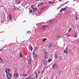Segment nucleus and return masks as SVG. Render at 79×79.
<instances>
[{
  "instance_id": "f257e3e1",
  "label": "nucleus",
  "mask_w": 79,
  "mask_h": 79,
  "mask_svg": "<svg viewBox=\"0 0 79 79\" xmlns=\"http://www.w3.org/2000/svg\"><path fill=\"white\" fill-rule=\"evenodd\" d=\"M10 71V69L8 68H6L5 69V71L6 72V74H9V72Z\"/></svg>"
},
{
  "instance_id": "f03ea898",
  "label": "nucleus",
  "mask_w": 79,
  "mask_h": 79,
  "mask_svg": "<svg viewBox=\"0 0 79 79\" xmlns=\"http://www.w3.org/2000/svg\"><path fill=\"white\" fill-rule=\"evenodd\" d=\"M6 77L8 79H10L11 78V74L10 73H7L6 75Z\"/></svg>"
},
{
  "instance_id": "7ed1b4c3",
  "label": "nucleus",
  "mask_w": 79,
  "mask_h": 79,
  "mask_svg": "<svg viewBox=\"0 0 79 79\" xmlns=\"http://www.w3.org/2000/svg\"><path fill=\"white\" fill-rule=\"evenodd\" d=\"M58 65L57 64H55L53 65V69L58 68Z\"/></svg>"
},
{
  "instance_id": "20e7f679",
  "label": "nucleus",
  "mask_w": 79,
  "mask_h": 79,
  "mask_svg": "<svg viewBox=\"0 0 79 79\" xmlns=\"http://www.w3.org/2000/svg\"><path fill=\"white\" fill-rule=\"evenodd\" d=\"M48 25H44L42 28H41V29H43V30L44 31H45V29L47 28V27H48Z\"/></svg>"
},
{
  "instance_id": "39448f33",
  "label": "nucleus",
  "mask_w": 79,
  "mask_h": 79,
  "mask_svg": "<svg viewBox=\"0 0 79 79\" xmlns=\"http://www.w3.org/2000/svg\"><path fill=\"white\" fill-rule=\"evenodd\" d=\"M19 75H18V74L16 73H15L14 75V77L15 78H16L18 77Z\"/></svg>"
},
{
  "instance_id": "423d86ee",
  "label": "nucleus",
  "mask_w": 79,
  "mask_h": 79,
  "mask_svg": "<svg viewBox=\"0 0 79 79\" xmlns=\"http://www.w3.org/2000/svg\"><path fill=\"white\" fill-rule=\"evenodd\" d=\"M54 20H55L54 19L50 21L49 22L48 24H52V23H53V21H54Z\"/></svg>"
},
{
  "instance_id": "0eeeda50",
  "label": "nucleus",
  "mask_w": 79,
  "mask_h": 79,
  "mask_svg": "<svg viewBox=\"0 0 79 79\" xmlns=\"http://www.w3.org/2000/svg\"><path fill=\"white\" fill-rule=\"evenodd\" d=\"M63 52L65 53H68V48H66L65 49L64 51Z\"/></svg>"
},
{
  "instance_id": "6e6552de",
  "label": "nucleus",
  "mask_w": 79,
  "mask_h": 79,
  "mask_svg": "<svg viewBox=\"0 0 79 79\" xmlns=\"http://www.w3.org/2000/svg\"><path fill=\"white\" fill-rule=\"evenodd\" d=\"M31 57L30 56H28V63H31V60H30L31 59Z\"/></svg>"
},
{
  "instance_id": "1a4fd4ad",
  "label": "nucleus",
  "mask_w": 79,
  "mask_h": 79,
  "mask_svg": "<svg viewBox=\"0 0 79 79\" xmlns=\"http://www.w3.org/2000/svg\"><path fill=\"white\" fill-rule=\"evenodd\" d=\"M60 35L57 36L56 37V39H57V40H58V39H60Z\"/></svg>"
},
{
  "instance_id": "9d476101",
  "label": "nucleus",
  "mask_w": 79,
  "mask_h": 79,
  "mask_svg": "<svg viewBox=\"0 0 79 79\" xmlns=\"http://www.w3.org/2000/svg\"><path fill=\"white\" fill-rule=\"evenodd\" d=\"M52 45H53V44H52V43H50L49 45V48H50V47H52Z\"/></svg>"
},
{
  "instance_id": "9b49d317",
  "label": "nucleus",
  "mask_w": 79,
  "mask_h": 79,
  "mask_svg": "<svg viewBox=\"0 0 79 79\" xmlns=\"http://www.w3.org/2000/svg\"><path fill=\"white\" fill-rule=\"evenodd\" d=\"M37 49H39V47L37 46H36L35 48L34 49V51H35L36 50H37Z\"/></svg>"
},
{
  "instance_id": "f8f14e48",
  "label": "nucleus",
  "mask_w": 79,
  "mask_h": 79,
  "mask_svg": "<svg viewBox=\"0 0 79 79\" xmlns=\"http://www.w3.org/2000/svg\"><path fill=\"white\" fill-rule=\"evenodd\" d=\"M29 48L30 50L32 51L33 50L32 48V46H31V45H30L29 46Z\"/></svg>"
},
{
  "instance_id": "ddd939ff",
  "label": "nucleus",
  "mask_w": 79,
  "mask_h": 79,
  "mask_svg": "<svg viewBox=\"0 0 79 79\" xmlns=\"http://www.w3.org/2000/svg\"><path fill=\"white\" fill-rule=\"evenodd\" d=\"M74 35L76 37H77V33L76 32L75 34H74Z\"/></svg>"
},
{
  "instance_id": "4468645a",
  "label": "nucleus",
  "mask_w": 79,
  "mask_h": 79,
  "mask_svg": "<svg viewBox=\"0 0 79 79\" xmlns=\"http://www.w3.org/2000/svg\"><path fill=\"white\" fill-rule=\"evenodd\" d=\"M3 61V60L2 59L1 57H0V62L2 63Z\"/></svg>"
},
{
  "instance_id": "2eb2a0df",
  "label": "nucleus",
  "mask_w": 79,
  "mask_h": 79,
  "mask_svg": "<svg viewBox=\"0 0 79 79\" xmlns=\"http://www.w3.org/2000/svg\"><path fill=\"white\" fill-rule=\"evenodd\" d=\"M37 10V8H33V11H36Z\"/></svg>"
},
{
  "instance_id": "dca6fc26",
  "label": "nucleus",
  "mask_w": 79,
  "mask_h": 79,
  "mask_svg": "<svg viewBox=\"0 0 79 79\" xmlns=\"http://www.w3.org/2000/svg\"><path fill=\"white\" fill-rule=\"evenodd\" d=\"M32 77H31V76H28L27 77V79H31V78Z\"/></svg>"
},
{
  "instance_id": "f3484780",
  "label": "nucleus",
  "mask_w": 79,
  "mask_h": 79,
  "mask_svg": "<svg viewBox=\"0 0 79 79\" xmlns=\"http://www.w3.org/2000/svg\"><path fill=\"white\" fill-rule=\"evenodd\" d=\"M8 16L9 18L10 19V20L11 19V14H9V15H8Z\"/></svg>"
},
{
  "instance_id": "a211bd4d",
  "label": "nucleus",
  "mask_w": 79,
  "mask_h": 79,
  "mask_svg": "<svg viewBox=\"0 0 79 79\" xmlns=\"http://www.w3.org/2000/svg\"><path fill=\"white\" fill-rule=\"evenodd\" d=\"M54 58L55 59H57V56H56V54H55L54 55Z\"/></svg>"
},
{
  "instance_id": "6ab92c4d",
  "label": "nucleus",
  "mask_w": 79,
  "mask_h": 79,
  "mask_svg": "<svg viewBox=\"0 0 79 79\" xmlns=\"http://www.w3.org/2000/svg\"><path fill=\"white\" fill-rule=\"evenodd\" d=\"M38 76H39V75H36L35 78L36 79H38Z\"/></svg>"
},
{
  "instance_id": "aec40b11",
  "label": "nucleus",
  "mask_w": 79,
  "mask_h": 79,
  "mask_svg": "<svg viewBox=\"0 0 79 79\" xmlns=\"http://www.w3.org/2000/svg\"><path fill=\"white\" fill-rule=\"evenodd\" d=\"M66 10V8H63V9L62 10V11H65V10Z\"/></svg>"
},
{
  "instance_id": "412c9836",
  "label": "nucleus",
  "mask_w": 79,
  "mask_h": 79,
  "mask_svg": "<svg viewBox=\"0 0 79 79\" xmlns=\"http://www.w3.org/2000/svg\"><path fill=\"white\" fill-rule=\"evenodd\" d=\"M48 61L49 62H51L52 61V60L50 58H49L48 59Z\"/></svg>"
},
{
  "instance_id": "4be33fe9",
  "label": "nucleus",
  "mask_w": 79,
  "mask_h": 79,
  "mask_svg": "<svg viewBox=\"0 0 79 79\" xmlns=\"http://www.w3.org/2000/svg\"><path fill=\"white\" fill-rule=\"evenodd\" d=\"M46 40H47V38L43 39V42H44V41H46Z\"/></svg>"
},
{
  "instance_id": "5701e85b",
  "label": "nucleus",
  "mask_w": 79,
  "mask_h": 79,
  "mask_svg": "<svg viewBox=\"0 0 79 79\" xmlns=\"http://www.w3.org/2000/svg\"><path fill=\"white\" fill-rule=\"evenodd\" d=\"M71 31V28H70L69 30V32H70Z\"/></svg>"
},
{
  "instance_id": "b1692460",
  "label": "nucleus",
  "mask_w": 79,
  "mask_h": 79,
  "mask_svg": "<svg viewBox=\"0 0 79 79\" xmlns=\"http://www.w3.org/2000/svg\"><path fill=\"white\" fill-rule=\"evenodd\" d=\"M44 65H47V62L45 61L44 62Z\"/></svg>"
},
{
  "instance_id": "393cba45",
  "label": "nucleus",
  "mask_w": 79,
  "mask_h": 79,
  "mask_svg": "<svg viewBox=\"0 0 79 79\" xmlns=\"http://www.w3.org/2000/svg\"><path fill=\"white\" fill-rule=\"evenodd\" d=\"M48 2V3H51V4L53 3V2H50V1H49Z\"/></svg>"
},
{
  "instance_id": "a878e982",
  "label": "nucleus",
  "mask_w": 79,
  "mask_h": 79,
  "mask_svg": "<svg viewBox=\"0 0 79 79\" xmlns=\"http://www.w3.org/2000/svg\"><path fill=\"white\" fill-rule=\"evenodd\" d=\"M24 76H27V75L26 74V73H24Z\"/></svg>"
},
{
  "instance_id": "bb28decb",
  "label": "nucleus",
  "mask_w": 79,
  "mask_h": 79,
  "mask_svg": "<svg viewBox=\"0 0 79 79\" xmlns=\"http://www.w3.org/2000/svg\"><path fill=\"white\" fill-rule=\"evenodd\" d=\"M20 2V1H17L16 2L17 4H18V3H19V2Z\"/></svg>"
},
{
  "instance_id": "cd10ccee",
  "label": "nucleus",
  "mask_w": 79,
  "mask_h": 79,
  "mask_svg": "<svg viewBox=\"0 0 79 79\" xmlns=\"http://www.w3.org/2000/svg\"><path fill=\"white\" fill-rule=\"evenodd\" d=\"M34 5H32L31 6V8H34Z\"/></svg>"
},
{
  "instance_id": "c85d7f7f",
  "label": "nucleus",
  "mask_w": 79,
  "mask_h": 79,
  "mask_svg": "<svg viewBox=\"0 0 79 79\" xmlns=\"http://www.w3.org/2000/svg\"><path fill=\"white\" fill-rule=\"evenodd\" d=\"M34 74H36V75H38V73L36 72H35L34 73Z\"/></svg>"
},
{
  "instance_id": "c756f323",
  "label": "nucleus",
  "mask_w": 79,
  "mask_h": 79,
  "mask_svg": "<svg viewBox=\"0 0 79 79\" xmlns=\"http://www.w3.org/2000/svg\"><path fill=\"white\" fill-rule=\"evenodd\" d=\"M29 13H32V10H30L29 11Z\"/></svg>"
},
{
  "instance_id": "7c9ffc66",
  "label": "nucleus",
  "mask_w": 79,
  "mask_h": 79,
  "mask_svg": "<svg viewBox=\"0 0 79 79\" xmlns=\"http://www.w3.org/2000/svg\"><path fill=\"white\" fill-rule=\"evenodd\" d=\"M40 5H41V6H42V5H43V2H41L40 3Z\"/></svg>"
},
{
  "instance_id": "2f4dec72",
  "label": "nucleus",
  "mask_w": 79,
  "mask_h": 79,
  "mask_svg": "<svg viewBox=\"0 0 79 79\" xmlns=\"http://www.w3.org/2000/svg\"><path fill=\"white\" fill-rule=\"evenodd\" d=\"M77 29H78V30H79V24L78 25V26H77Z\"/></svg>"
},
{
  "instance_id": "473e14b6",
  "label": "nucleus",
  "mask_w": 79,
  "mask_h": 79,
  "mask_svg": "<svg viewBox=\"0 0 79 79\" xmlns=\"http://www.w3.org/2000/svg\"><path fill=\"white\" fill-rule=\"evenodd\" d=\"M63 11V8H62L60 10V12H61V11Z\"/></svg>"
},
{
  "instance_id": "72a5a7b5",
  "label": "nucleus",
  "mask_w": 79,
  "mask_h": 79,
  "mask_svg": "<svg viewBox=\"0 0 79 79\" xmlns=\"http://www.w3.org/2000/svg\"><path fill=\"white\" fill-rule=\"evenodd\" d=\"M40 72L39 71H38V73L39 74L38 75H39V74H40Z\"/></svg>"
},
{
  "instance_id": "f704fd0d",
  "label": "nucleus",
  "mask_w": 79,
  "mask_h": 79,
  "mask_svg": "<svg viewBox=\"0 0 79 79\" xmlns=\"http://www.w3.org/2000/svg\"><path fill=\"white\" fill-rule=\"evenodd\" d=\"M20 56H21V57H23V56H22V55H21V54H20Z\"/></svg>"
},
{
  "instance_id": "c9c22d12",
  "label": "nucleus",
  "mask_w": 79,
  "mask_h": 79,
  "mask_svg": "<svg viewBox=\"0 0 79 79\" xmlns=\"http://www.w3.org/2000/svg\"><path fill=\"white\" fill-rule=\"evenodd\" d=\"M68 36H69V37H70V36H71V35L69 34H68Z\"/></svg>"
},
{
  "instance_id": "e433bc0d",
  "label": "nucleus",
  "mask_w": 79,
  "mask_h": 79,
  "mask_svg": "<svg viewBox=\"0 0 79 79\" xmlns=\"http://www.w3.org/2000/svg\"><path fill=\"white\" fill-rule=\"evenodd\" d=\"M44 71H43L41 73L42 74H43V73H44Z\"/></svg>"
},
{
  "instance_id": "4c0bfd02",
  "label": "nucleus",
  "mask_w": 79,
  "mask_h": 79,
  "mask_svg": "<svg viewBox=\"0 0 79 79\" xmlns=\"http://www.w3.org/2000/svg\"><path fill=\"white\" fill-rule=\"evenodd\" d=\"M31 79H35V78L31 77Z\"/></svg>"
},
{
  "instance_id": "58836bf2",
  "label": "nucleus",
  "mask_w": 79,
  "mask_h": 79,
  "mask_svg": "<svg viewBox=\"0 0 79 79\" xmlns=\"http://www.w3.org/2000/svg\"><path fill=\"white\" fill-rule=\"evenodd\" d=\"M13 10H16V8H14L13 9Z\"/></svg>"
},
{
  "instance_id": "ea45409f",
  "label": "nucleus",
  "mask_w": 79,
  "mask_h": 79,
  "mask_svg": "<svg viewBox=\"0 0 79 79\" xmlns=\"http://www.w3.org/2000/svg\"><path fill=\"white\" fill-rule=\"evenodd\" d=\"M39 6H40V4H38L37 6V7H38Z\"/></svg>"
},
{
  "instance_id": "a19ab883",
  "label": "nucleus",
  "mask_w": 79,
  "mask_h": 79,
  "mask_svg": "<svg viewBox=\"0 0 79 79\" xmlns=\"http://www.w3.org/2000/svg\"><path fill=\"white\" fill-rule=\"evenodd\" d=\"M75 20L76 21H77V17H76V18L75 19Z\"/></svg>"
},
{
  "instance_id": "79ce46f5",
  "label": "nucleus",
  "mask_w": 79,
  "mask_h": 79,
  "mask_svg": "<svg viewBox=\"0 0 79 79\" xmlns=\"http://www.w3.org/2000/svg\"><path fill=\"white\" fill-rule=\"evenodd\" d=\"M0 51L1 52H2V49H1L0 50Z\"/></svg>"
},
{
  "instance_id": "37998d69",
  "label": "nucleus",
  "mask_w": 79,
  "mask_h": 79,
  "mask_svg": "<svg viewBox=\"0 0 79 79\" xmlns=\"http://www.w3.org/2000/svg\"><path fill=\"white\" fill-rule=\"evenodd\" d=\"M59 2H62V0H59Z\"/></svg>"
},
{
  "instance_id": "c03bdc74",
  "label": "nucleus",
  "mask_w": 79,
  "mask_h": 79,
  "mask_svg": "<svg viewBox=\"0 0 79 79\" xmlns=\"http://www.w3.org/2000/svg\"><path fill=\"white\" fill-rule=\"evenodd\" d=\"M33 56L35 55V53H33Z\"/></svg>"
},
{
  "instance_id": "a18cd8bd",
  "label": "nucleus",
  "mask_w": 79,
  "mask_h": 79,
  "mask_svg": "<svg viewBox=\"0 0 79 79\" xmlns=\"http://www.w3.org/2000/svg\"><path fill=\"white\" fill-rule=\"evenodd\" d=\"M35 56H36V57H37V55H36Z\"/></svg>"
},
{
  "instance_id": "49530a36",
  "label": "nucleus",
  "mask_w": 79,
  "mask_h": 79,
  "mask_svg": "<svg viewBox=\"0 0 79 79\" xmlns=\"http://www.w3.org/2000/svg\"><path fill=\"white\" fill-rule=\"evenodd\" d=\"M35 51H34H34H33V53H34L35 52Z\"/></svg>"
},
{
  "instance_id": "de8ad7c7",
  "label": "nucleus",
  "mask_w": 79,
  "mask_h": 79,
  "mask_svg": "<svg viewBox=\"0 0 79 79\" xmlns=\"http://www.w3.org/2000/svg\"><path fill=\"white\" fill-rule=\"evenodd\" d=\"M39 0H36V1H38Z\"/></svg>"
},
{
  "instance_id": "09e8293b",
  "label": "nucleus",
  "mask_w": 79,
  "mask_h": 79,
  "mask_svg": "<svg viewBox=\"0 0 79 79\" xmlns=\"http://www.w3.org/2000/svg\"><path fill=\"white\" fill-rule=\"evenodd\" d=\"M37 71V70H36V71Z\"/></svg>"
},
{
  "instance_id": "8fccbe9b",
  "label": "nucleus",
  "mask_w": 79,
  "mask_h": 79,
  "mask_svg": "<svg viewBox=\"0 0 79 79\" xmlns=\"http://www.w3.org/2000/svg\"><path fill=\"white\" fill-rule=\"evenodd\" d=\"M25 79H27L26 78H25Z\"/></svg>"
}]
</instances>
